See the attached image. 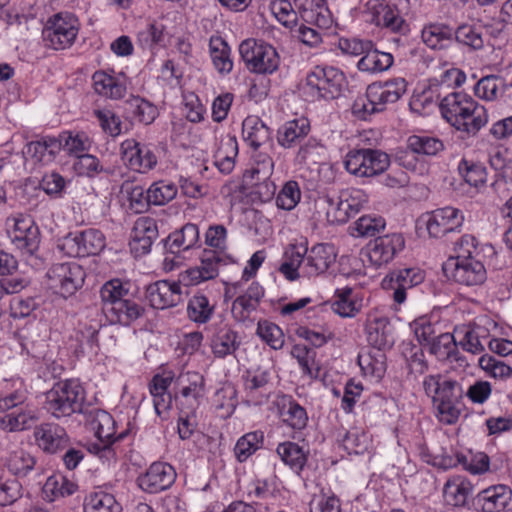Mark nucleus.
<instances>
[{
	"instance_id": "nucleus-60",
	"label": "nucleus",
	"mask_w": 512,
	"mask_h": 512,
	"mask_svg": "<svg viewBox=\"0 0 512 512\" xmlns=\"http://www.w3.org/2000/svg\"><path fill=\"white\" fill-rule=\"evenodd\" d=\"M301 199V191L299 184L296 181H288L284 184L276 197V205L283 209L290 211L296 207Z\"/></svg>"
},
{
	"instance_id": "nucleus-56",
	"label": "nucleus",
	"mask_w": 512,
	"mask_h": 512,
	"mask_svg": "<svg viewBox=\"0 0 512 512\" xmlns=\"http://www.w3.org/2000/svg\"><path fill=\"white\" fill-rule=\"evenodd\" d=\"M122 191H125L129 200V207L135 213H143L148 210L152 205L148 201V189L145 191L140 185H133L131 183H124Z\"/></svg>"
},
{
	"instance_id": "nucleus-34",
	"label": "nucleus",
	"mask_w": 512,
	"mask_h": 512,
	"mask_svg": "<svg viewBox=\"0 0 512 512\" xmlns=\"http://www.w3.org/2000/svg\"><path fill=\"white\" fill-rule=\"evenodd\" d=\"M239 345L237 332L228 326L219 328L211 340L212 352L218 358L233 354Z\"/></svg>"
},
{
	"instance_id": "nucleus-27",
	"label": "nucleus",
	"mask_w": 512,
	"mask_h": 512,
	"mask_svg": "<svg viewBox=\"0 0 512 512\" xmlns=\"http://www.w3.org/2000/svg\"><path fill=\"white\" fill-rule=\"evenodd\" d=\"M407 91L404 78H393L384 82H374L369 85V95L374 103L384 111L387 104L397 102Z\"/></svg>"
},
{
	"instance_id": "nucleus-23",
	"label": "nucleus",
	"mask_w": 512,
	"mask_h": 512,
	"mask_svg": "<svg viewBox=\"0 0 512 512\" xmlns=\"http://www.w3.org/2000/svg\"><path fill=\"white\" fill-rule=\"evenodd\" d=\"M146 298L155 309L177 306L182 301L181 285L175 281H156L147 286Z\"/></svg>"
},
{
	"instance_id": "nucleus-44",
	"label": "nucleus",
	"mask_w": 512,
	"mask_h": 512,
	"mask_svg": "<svg viewBox=\"0 0 512 512\" xmlns=\"http://www.w3.org/2000/svg\"><path fill=\"white\" fill-rule=\"evenodd\" d=\"M458 171L465 182L472 187L479 188L487 181L486 168L478 162L462 159Z\"/></svg>"
},
{
	"instance_id": "nucleus-37",
	"label": "nucleus",
	"mask_w": 512,
	"mask_h": 512,
	"mask_svg": "<svg viewBox=\"0 0 512 512\" xmlns=\"http://www.w3.org/2000/svg\"><path fill=\"white\" fill-rule=\"evenodd\" d=\"M214 310L215 305L202 293L194 294L187 304L188 318L197 324L207 323L212 318Z\"/></svg>"
},
{
	"instance_id": "nucleus-63",
	"label": "nucleus",
	"mask_w": 512,
	"mask_h": 512,
	"mask_svg": "<svg viewBox=\"0 0 512 512\" xmlns=\"http://www.w3.org/2000/svg\"><path fill=\"white\" fill-rule=\"evenodd\" d=\"M386 222L381 216L364 215L355 222L358 236L374 237L384 230Z\"/></svg>"
},
{
	"instance_id": "nucleus-21",
	"label": "nucleus",
	"mask_w": 512,
	"mask_h": 512,
	"mask_svg": "<svg viewBox=\"0 0 512 512\" xmlns=\"http://www.w3.org/2000/svg\"><path fill=\"white\" fill-rule=\"evenodd\" d=\"M176 479V471L166 462H154L148 470L138 477L139 487L150 494L168 489Z\"/></svg>"
},
{
	"instance_id": "nucleus-19",
	"label": "nucleus",
	"mask_w": 512,
	"mask_h": 512,
	"mask_svg": "<svg viewBox=\"0 0 512 512\" xmlns=\"http://www.w3.org/2000/svg\"><path fill=\"white\" fill-rule=\"evenodd\" d=\"M121 154L125 164L139 173H148L157 165L154 152L135 139H127L121 143Z\"/></svg>"
},
{
	"instance_id": "nucleus-12",
	"label": "nucleus",
	"mask_w": 512,
	"mask_h": 512,
	"mask_svg": "<svg viewBox=\"0 0 512 512\" xmlns=\"http://www.w3.org/2000/svg\"><path fill=\"white\" fill-rule=\"evenodd\" d=\"M106 245L104 234L97 229H86L81 232L69 233L60 245L70 257H85L99 254Z\"/></svg>"
},
{
	"instance_id": "nucleus-16",
	"label": "nucleus",
	"mask_w": 512,
	"mask_h": 512,
	"mask_svg": "<svg viewBox=\"0 0 512 512\" xmlns=\"http://www.w3.org/2000/svg\"><path fill=\"white\" fill-rule=\"evenodd\" d=\"M405 240L400 233L379 236L366 246V255L372 266L380 268L391 262L404 249Z\"/></svg>"
},
{
	"instance_id": "nucleus-1",
	"label": "nucleus",
	"mask_w": 512,
	"mask_h": 512,
	"mask_svg": "<svg viewBox=\"0 0 512 512\" xmlns=\"http://www.w3.org/2000/svg\"><path fill=\"white\" fill-rule=\"evenodd\" d=\"M336 256L334 246L328 243H319L310 249L293 245L286 250L285 261L279 271L290 281L300 277H317L334 264Z\"/></svg>"
},
{
	"instance_id": "nucleus-11",
	"label": "nucleus",
	"mask_w": 512,
	"mask_h": 512,
	"mask_svg": "<svg viewBox=\"0 0 512 512\" xmlns=\"http://www.w3.org/2000/svg\"><path fill=\"white\" fill-rule=\"evenodd\" d=\"M49 285L63 297L73 295L84 283L85 272L76 262L52 265L47 272Z\"/></svg>"
},
{
	"instance_id": "nucleus-8",
	"label": "nucleus",
	"mask_w": 512,
	"mask_h": 512,
	"mask_svg": "<svg viewBox=\"0 0 512 512\" xmlns=\"http://www.w3.org/2000/svg\"><path fill=\"white\" fill-rule=\"evenodd\" d=\"M346 84L342 71L332 66H316L307 74L305 89L313 98L334 99Z\"/></svg>"
},
{
	"instance_id": "nucleus-30",
	"label": "nucleus",
	"mask_w": 512,
	"mask_h": 512,
	"mask_svg": "<svg viewBox=\"0 0 512 512\" xmlns=\"http://www.w3.org/2000/svg\"><path fill=\"white\" fill-rule=\"evenodd\" d=\"M309 130L310 125L305 118L288 121L278 130V143L284 148H291L305 138Z\"/></svg>"
},
{
	"instance_id": "nucleus-50",
	"label": "nucleus",
	"mask_w": 512,
	"mask_h": 512,
	"mask_svg": "<svg viewBox=\"0 0 512 512\" xmlns=\"http://www.w3.org/2000/svg\"><path fill=\"white\" fill-rule=\"evenodd\" d=\"M238 147L234 138L229 137L221 142L216 155L215 164L222 173H230L234 168V158L237 155Z\"/></svg>"
},
{
	"instance_id": "nucleus-42",
	"label": "nucleus",
	"mask_w": 512,
	"mask_h": 512,
	"mask_svg": "<svg viewBox=\"0 0 512 512\" xmlns=\"http://www.w3.org/2000/svg\"><path fill=\"white\" fill-rule=\"evenodd\" d=\"M407 149L420 155L436 156L444 150V144L435 137L412 135L407 139Z\"/></svg>"
},
{
	"instance_id": "nucleus-25",
	"label": "nucleus",
	"mask_w": 512,
	"mask_h": 512,
	"mask_svg": "<svg viewBox=\"0 0 512 512\" xmlns=\"http://www.w3.org/2000/svg\"><path fill=\"white\" fill-rule=\"evenodd\" d=\"M512 501V489L504 484L492 485L480 491L474 504L482 512H504Z\"/></svg>"
},
{
	"instance_id": "nucleus-15",
	"label": "nucleus",
	"mask_w": 512,
	"mask_h": 512,
	"mask_svg": "<svg viewBox=\"0 0 512 512\" xmlns=\"http://www.w3.org/2000/svg\"><path fill=\"white\" fill-rule=\"evenodd\" d=\"M12 222L10 238L12 243L23 254H34L40 244V232L38 226L30 216L17 215L10 219Z\"/></svg>"
},
{
	"instance_id": "nucleus-6",
	"label": "nucleus",
	"mask_w": 512,
	"mask_h": 512,
	"mask_svg": "<svg viewBox=\"0 0 512 512\" xmlns=\"http://www.w3.org/2000/svg\"><path fill=\"white\" fill-rule=\"evenodd\" d=\"M27 396L24 392H13L0 398V428L13 432L30 428L38 419L36 411L26 404Z\"/></svg>"
},
{
	"instance_id": "nucleus-33",
	"label": "nucleus",
	"mask_w": 512,
	"mask_h": 512,
	"mask_svg": "<svg viewBox=\"0 0 512 512\" xmlns=\"http://www.w3.org/2000/svg\"><path fill=\"white\" fill-rule=\"evenodd\" d=\"M454 37V30L445 24H429L421 32L423 43L431 49L446 48Z\"/></svg>"
},
{
	"instance_id": "nucleus-13",
	"label": "nucleus",
	"mask_w": 512,
	"mask_h": 512,
	"mask_svg": "<svg viewBox=\"0 0 512 512\" xmlns=\"http://www.w3.org/2000/svg\"><path fill=\"white\" fill-rule=\"evenodd\" d=\"M328 201V220L331 223L343 224L360 212L368 202V196L361 189H346L341 191L336 204L331 199Z\"/></svg>"
},
{
	"instance_id": "nucleus-47",
	"label": "nucleus",
	"mask_w": 512,
	"mask_h": 512,
	"mask_svg": "<svg viewBox=\"0 0 512 512\" xmlns=\"http://www.w3.org/2000/svg\"><path fill=\"white\" fill-rule=\"evenodd\" d=\"M126 104L134 117L145 125L151 124L158 115L156 106L139 96H131Z\"/></svg>"
},
{
	"instance_id": "nucleus-22",
	"label": "nucleus",
	"mask_w": 512,
	"mask_h": 512,
	"mask_svg": "<svg viewBox=\"0 0 512 512\" xmlns=\"http://www.w3.org/2000/svg\"><path fill=\"white\" fill-rule=\"evenodd\" d=\"M424 280L418 268H404L391 272L382 281L383 288L393 291V299L402 304L406 300V290L419 285Z\"/></svg>"
},
{
	"instance_id": "nucleus-57",
	"label": "nucleus",
	"mask_w": 512,
	"mask_h": 512,
	"mask_svg": "<svg viewBox=\"0 0 512 512\" xmlns=\"http://www.w3.org/2000/svg\"><path fill=\"white\" fill-rule=\"evenodd\" d=\"M254 165L246 171L244 178L248 179H267L271 178L274 170V161L266 153L258 152L253 156Z\"/></svg>"
},
{
	"instance_id": "nucleus-10",
	"label": "nucleus",
	"mask_w": 512,
	"mask_h": 512,
	"mask_svg": "<svg viewBox=\"0 0 512 512\" xmlns=\"http://www.w3.org/2000/svg\"><path fill=\"white\" fill-rule=\"evenodd\" d=\"M344 165L346 170L356 177H374L388 169L390 157L376 149H353L346 154Z\"/></svg>"
},
{
	"instance_id": "nucleus-40",
	"label": "nucleus",
	"mask_w": 512,
	"mask_h": 512,
	"mask_svg": "<svg viewBox=\"0 0 512 512\" xmlns=\"http://www.w3.org/2000/svg\"><path fill=\"white\" fill-rule=\"evenodd\" d=\"M264 441L263 432L253 431L241 436L234 447V454L239 462H245L261 448Z\"/></svg>"
},
{
	"instance_id": "nucleus-49",
	"label": "nucleus",
	"mask_w": 512,
	"mask_h": 512,
	"mask_svg": "<svg viewBox=\"0 0 512 512\" xmlns=\"http://www.w3.org/2000/svg\"><path fill=\"white\" fill-rule=\"evenodd\" d=\"M176 195V185L165 180L156 181L148 188V201L155 206L167 204L172 201Z\"/></svg>"
},
{
	"instance_id": "nucleus-64",
	"label": "nucleus",
	"mask_w": 512,
	"mask_h": 512,
	"mask_svg": "<svg viewBox=\"0 0 512 512\" xmlns=\"http://www.w3.org/2000/svg\"><path fill=\"white\" fill-rule=\"evenodd\" d=\"M479 366L494 378L503 379L512 374V368L508 364L487 354L479 358Z\"/></svg>"
},
{
	"instance_id": "nucleus-31",
	"label": "nucleus",
	"mask_w": 512,
	"mask_h": 512,
	"mask_svg": "<svg viewBox=\"0 0 512 512\" xmlns=\"http://www.w3.org/2000/svg\"><path fill=\"white\" fill-rule=\"evenodd\" d=\"M209 53L215 69L221 74H229L233 69L231 49L220 36H212L209 40Z\"/></svg>"
},
{
	"instance_id": "nucleus-29",
	"label": "nucleus",
	"mask_w": 512,
	"mask_h": 512,
	"mask_svg": "<svg viewBox=\"0 0 512 512\" xmlns=\"http://www.w3.org/2000/svg\"><path fill=\"white\" fill-rule=\"evenodd\" d=\"M393 62L392 54L377 50L371 41L370 48L365 49L356 66L360 72L376 74L387 71Z\"/></svg>"
},
{
	"instance_id": "nucleus-28",
	"label": "nucleus",
	"mask_w": 512,
	"mask_h": 512,
	"mask_svg": "<svg viewBox=\"0 0 512 512\" xmlns=\"http://www.w3.org/2000/svg\"><path fill=\"white\" fill-rule=\"evenodd\" d=\"M199 242V229L196 224L187 223L181 229L169 234L164 242L165 250L173 255L193 248Z\"/></svg>"
},
{
	"instance_id": "nucleus-17",
	"label": "nucleus",
	"mask_w": 512,
	"mask_h": 512,
	"mask_svg": "<svg viewBox=\"0 0 512 512\" xmlns=\"http://www.w3.org/2000/svg\"><path fill=\"white\" fill-rule=\"evenodd\" d=\"M92 429L95 431V435L98 439V443L94 444L96 453L100 458L107 460L115 458V452L111 448L116 438L115 435V421L113 417L104 410H96L93 414L91 421ZM123 438V434H120L117 439Z\"/></svg>"
},
{
	"instance_id": "nucleus-53",
	"label": "nucleus",
	"mask_w": 512,
	"mask_h": 512,
	"mask_svg": "<svg viewBox=\"0 0 512 512\" xmlns=\"http://www.w3.org/2000/svg\"><path fill=\"white\" fill-rule=\"evenodd\" d=\"M389 320L387 318H375L366 327L368 342L377 349H382L388 344Z\"/></svg>"
},
{
	"instance_id": "nucleus-59",
	"label": "nucleus",
	"mask_w": 512,
	"mask_h": 512,
	"mask_svg": "<svg viewBox=\"0 0 512 512\" xmlns=\"http://www.w3.org/2000/svg\"><path fill=\"white\" fill-rule=\"evenodd\" d=\"M503 83V78L496 75H489L481 78L475 88V94L485 100H495L499 98L500 89Z\"/></svg>"
},
{
	"instance_id": "nucleus-5",
	"label": "nucleus",
	"mask_w": 512,
	"mask_h": 512,
	"mask_svg": "<svg viewBox=\"0 0 512 512\" xmlns=\"http://www.w3.org/2000/svg\"><path fill=\"white\" fill-rule=\"evenodd\" d=\"M128 294L129 284L117 278L107 281L100 289L104 308L114 314L115 321L122 324H129L143 312L138 303L126 298Z\"/></svg>"
},
{
	"instance_id": "nucleus-62",
	"label": "nucleus",
	"mask_w": 512,
	"mask_h": 512,
	"mask_svg": "<svg viewBox=\"0 0 512 512\" xmlns=\"http://www.w3.org/2000/svg\"><path fill=\"white\" fill-rule=\"evenodd\" d=\"M270 9L276 19L285 27L293 28L297 24V13L288 0H274L270 4Z\"/></svg>"
},
{
	"instance_id": "nucleus-35",
	"label": "nucleus",
	"mask_w": 512,
	"mask_h": 512,
	"mask_svg": "<svg viewBox=\"0 0 512 512\" xmlns=\"http://www.w3.org/2000/svg\"><path fill=\"white\" fill-rule=\"evenodd\" d=\"M430 354L436 356L440 360L450 359L455 361H463L457 351L456 335L450 333H441L427 346Z\"/></svg>"
},
{
	"instance_id": "nucleus-46",
	"label": "nucleus",
	"mask_w": 512,
	"mask_h": 512,
	"mask_svg": "<svg viewBox=\"0 0 512 512\" xmlns=\"http://www.w3.org/2000/svg\"><path fill=\"white\" fill-rule=\"evenodd\" d=\"M187 384L180 390V397L194 408L204 394V378L199 373H187Z\"/></svg>"
},
{
	"instance_id": "nucleus-52",
	"label": "nucleus",
	"mask_w": 512,
	"mask_h": 512,
	"mask_svg": "<svg viewBox=\"0 0 512 512\" xmlns=\"http://www.w3.org/2000/svg\"><path fill=\"white\" fill-rule=\"evenodd\" d=\"M62 140L64 151L76 158L88 151L91 146L89 137L83 132L63 131Z\"/></svg>"
},
{
	"instance_id": "nucleus-14",
	"label": "nucleus",
	"mask_w": 512,
	"mask_h": 512,
	"mask_svg": "<svg viewBox=\"0 0 512 512\" xmlns=\"http://www.w3.org/2000/svg\"><path fill=\"white\" fill-rule=\"evenodd\" d=\"M445 275L464 286L481 285L486 280L483 263L475 258L466 260H447L443 265Z\"/></svg>"
},
{
	"instance_id": "nucleus-55",
	"label": "nucleus",
	"mask_w": 512,
	"mask_h": 512,
	"mask_svg": "<svg viewBox=\"0 0 512 512\" xmlns=\"http://www.w3.org/2000/svg\"><path fill=\"white\" fill-rule=\"evenodd\" d=\"M257 335L272 349H281L285 343L282 329L267 320L259 321L257 325Z\"/></svg>"
},
{
	"instance_id": "nucleus-26",
	"label": "nucleus",
	"mask_w": 512,
	"mask_h": 512,
	"mask_svg": "<svg viewBox=\"0 0 512 512\" xmlns=\"http://www.w3.org/2000/svg\"><path fill=\"white\" fill-rule=\"evenodd\" d=\"M455 335L459 338V345L467 352L480 354L490 338L489 329L479 322L457 326Z\"/></svg>"
},
{
	"instance_id": "nucleus-36",
	"label": "nucleus",
	"mask_w": 512,
	"mask_h": 512,
	"mask_svg": "<svg viewBox=\"0 0 512 512\" xmlns=\"http://www.w3.org/2000/svg\"><path fill=\"white\" fill-rule=\"evenodd\" d=\"M471 492V483L461 476L450 478L443 488L446 502L453 506L465 505Z\"/></svg>"
},
{
	"instance_id": "nucleus-43",
	"label": "nucleus",
	"mask_w": 512,
	"mask_h": 512,
	"mask_svg": "<svg viewBox=\"0 0 512 512\" xmlns=\"http://www.w3.org/2000/svg\"><path fill=\"white\" fill-rule=\"evenodd\" d=\"M335 298L332 308L342 317H353L360 310L361 304L355 299L353 290L349 287L337 290Z\"/></svg>"
},
{
	"instance_id": "nucleus-2",
	"label": "nucleus",
	"mask_w": 512,
	"mask_h": 512,
	"mask_svg": "<svg viewBox=\"0 0 512 512\" xmlns=\"http://www.w3.org/2000/svg\"><path fill=\"white\" fill-rule=\"evenodd\" d=\"M439 108L442 117L452 127L468 136H475L488 122L486 108L462 92L445 96Z\"/></svg>"
},
{
	"instance_id": "nucleus-7",
	"label": "nucleus",
	"mask_w": 512,
	"mask_h": 512,
	"mask_svg": "<svg viewBox=\"0 0 512 512\" xmlns=\"http://www.w3.org/2000/svg\"><path fill=\"white\" fill-rule=\"evenodd\" d=\"M241 59L246 68L256 74H272L280 65L276 49L267 43L246 39L239 46Z\"/></svg>"
},
{
	"instance_id": "nucleus-9",
	"label": "nucleus",
	"mask_w": 512,
	"mask_h": 512,
	"mask_svg": "<svg viewBox=\"0 0 512 512\" xmlns=\"http://www.w3.org/2000/svg\"><path fill=\"white\" fill-rule=\"evenodd\" d=\"M79 32L78 19L69 13H58L50 17L43 30L42 38L46 47L53 50L70 48Z\"/></svg>"
},
{
	"instance_id": "nucleus-24",
	"label": "nucleus",
	"mask_w": 512,
	"mask_h": 512,
	"mask_svg": "<svg viewBox=\"0 0 512 512\" xmlns=\"http://www.w3.org/2000/svg\"><path fill=\"white\" fill-rule=\"evenodd\" d=\"M36 445L45 453L55 454L68 447L69 437L66 430L55 423H44L33 432Z\"/></svg>"
},
{
	"instance_id": "nucleus-45",
	"label": "nucleus",
	"mask_w": 512,
	"mask_h": 512,
	"mask_svg": "<svg viewBox=\"0 0 512 512\" xmlns=\"http://www.w3.org/2000/svg\"><path fill=\"white\" fill-rule=\"evenodd\" d=\"M358 364L365 375L376 379H381L386 371L385 355L381 352V349H377L374 354H360Z\"/></svg>"
},
{
	"instance_id": "nucleus-61",
	"label": "nucleus",
	"mask_w": 512,
	"mask_h": 512,
	"mask_svg": "<svg viewBox=\"0 0 512 512\" xmlns=\"http://www.w3.org/2000/svg\"><path fill=\"white\" fill-rule=\"evenodd\" d=\"M77 485L61 475L51 476L44 485V492L50 493L54 498L72 495Z\"/></svg>"
},
{
	"instance_id": "nucleus-32",
	"label": "nucleus",
	"mask_w": 512,
	"mask_h": 512,
	"mask_svg": "<svg viewBox=\"0 0 512 512\" xmlns=\"http://www.w3.org/2000/svg\"><path fill=\"white\" fill-rule=\"evenodd\" d=\"M244 140L254 149L270 140V129L258 117L248 116L242 123Z\"/></svg>"
},
{
	"instance_id": "nucleus-39",
	"label": "nucleus",
	"mask_w": 512,
	"mask_h": 512,
	"mask_svg": "<svg viewBox=\"0 0 512 512\" xmlns=\"http://www.w3.org/2000/svg\"><path fill=\"white\" fill-rule=\"evenodd\" d=\"M277 453L282 461L292 470L300 472L306 462L307 454L298 444L294 442H284L278 445Z\"/></svg>"
},
{
	"instance_id": "nucleus-48",
	"label": "nucleus",
	"mask_w": 512,
	"mask_h": 512,
	"mask_svg": "<svg viewBox=\"0 0 512 512\" xmlns=\"http://www.w3.org/2000/svg\"><path fill=\"white\" fill-rule=\"evenodd\" d=\"M281 416L283 421L293 429L301 430L307 425L306 410L294 400L288 399L282 404Z\"/></svg>"
},
{
	"instance_id": "nucleus-41",
	"label": "nucleus",
	"mask_w": 512,
	"mask_h": 512,
	"mask_svg": "<svg viewBox=\"0 0 512 512\" xmlns=\"http://www.w3.org/2000/svg\"><path fill=\"white\" fill-rule=\"evenodd\" d=\"M93 81L96 92L105 97L120 99L126 93V87L122 83L104 72H95Z\"/></svg>"
},
{
	"instance_id": "nucleus-54",
	"label": "nucleus",
	"mask_w": 512,
	"mask_h": 512,
	"mask_svg": "<svg viewBox=\"0 0 512 512\" xmlns=\"http://www.w3.org/2000/svg\"><path fill=\"white\" fill-rule=\"evenodd\" d=\"M292 355L297 359L304 374L311 378H317L320 371L319 364L315 361L316 352L306 346L296 345Z\"/></svg>"
},
{
	"instance_id": "nucleus-20",
	"label": "nucleus",
	"mask_w": 512,
	"mask_h": 512,
	"mask_svg": "<svg viewBox=\"0 0 512 512\" xmlns=\"http://www.w3.org/2000/svg\"><path fill=\"white\" fill-rule=\"evenodd\" d=\"M463 221L464 214L461 210L447 206L428 214L426 228L431 237L441 238L447 233L458 230Z\"/></svg>"
},
{
	"instance_id": "nucleus-58",
	"label": "nucleus",
	"mask_w": 512,
	"mask_h": 512,
	"mask_svg": "<svg viewBox=\"0 0 512 512\" xmlns=\"http://www.w3.org/2000/svg\"><path fill=\"white\" fill-rule=\"evenodd\" d=\"M376 26L388 29L393 33L406 34L409 31V24L400 15L396 6L390 5Z\"/></svg>"
},
{
	"instance_id": "nucleus-4",
	"label": "nucleus",
	"mask_w": 512,
	"mask_h": 512,
	"mask_svg": "<svg viewBox=\"0 0 512 512\" xmlns=\"http://www.w3.org/2000/svg\"><path fill=\"white\" fill-rule=\"evenodd\" d=\"M85 390L77 380L59 381L46 392L45 409L55 418L81 413Z\"/></svg>"
},
{
	"instance_id": "nucleus-3",
	"label": "nucleus",
	"mask_w": 512,
	"mask_h": 512,
	"mask_svg": "<svg viewBox=\"0 0 512 512\" xmlns=\"http://www.w3.org/2000/svg\"><path fill=\"white\" fill-rule=\"evenodd\" d=\"M423 389L431 398L437 419L446 425L456 423L462 410L463 389L460 383L441 374L424 377Z\"/></svg>"
},
{
	"instance_id": "nucleus-51",
	"label": "nucleus",
	"mask_w": 512,
	"mask_h": 512,
	"mask_svg": "<svg viewBox=\"0 0 512 512\" xmlns=\"http://www.w3.org/2000/svg\"><path fill=\"white\" fill-rule=\"evenodd\" d=\"M84 512H119V505L113 495L99 491L89 495Z\"/></svg>"
},
{
	"instance_id": "nucleus-38",
	"label": "nucleus",
	"mask_w": 512,
	"mask_h": 512,
	"mask_svg": "<svg viewBox=\"0 0 512 512\" xmlns=\"http://www.w3.org/2000/svg\"><path fill=\"white\" fill-rule=\"evenodd\" d=\"M35 457L22 448L13 449L6 457V466L16 476H26L34 469Z\"/></svg>"
},
{
	"instance_id": "nucleus-18",
	"label": "nucleus",
	"mask_w": 512,
	"mask_h": 512,
	"mask_svg": "<svg viewBox=\"0 0 512 512\" xmlns=\"http://www.w3.org/2000/svg\"><path fill=\"white\" fill-rule=\"evenodd\" d=\"M200 264L181 274L186 285H197L218 276L219 266L225 263V253L204 249L200 255Z\"/></svg>"
}]
</instances>
